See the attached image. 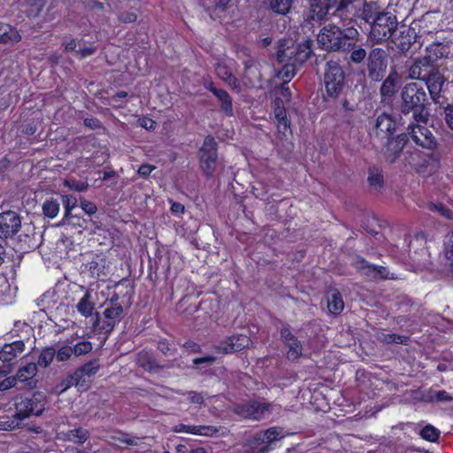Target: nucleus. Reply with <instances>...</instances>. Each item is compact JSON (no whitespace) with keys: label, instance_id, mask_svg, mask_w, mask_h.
Returning a JSON list of instances; mask_svg holds the SVG:
<instances>
[{"label":"nucleus","instance_id":"nucleus-6","mask_svg":"<svg viewBox=\"0 0 453 453\" xmlns=\"http://www.w3.org/2000/svg\"><path fill=\"white\" fill-rule=\"evenodd\" d=\"M344 72L342 66L335 61H328L324 73V83L327 95L337 97L343 88Z\"/></svg>","mask_w":453,"mask_h":453},{"label":"nucleus","instance_id":"nucleus-41","mask_svg":"<svg viewBox=\"0 0 453 453\" xmlns=\"http://www.w3.org/2000/svg\"><path fill=\"white\" fill-rule=\"evenodd\" d=\"M42 211L46 217L53 219L59 212V203L55 199L46 200L42 204Z\"/></svg>","mask_w":453,"mask_h":453},{"label":"nucleus","instance_id":"nucleus-38","mask_svg":"<svg viewBox=\"0 0 453 453\" xmlns=\"http://www.w3.org/2000/svg\"><path fill=\"white\" fill-rule=\"evenodd\" d=\"M382 143L387 147L388 151L393 152L392 161H394L399 152L403 149L404 139L401 136H397L395 139L391 136L388 140H385Z\"/></svg>","mask_w":453,"mask_h":453},{"label":"nucleus","instance_id":"nucleus-63","mask_svg":"<svg viewBox=\"0 0 453 453\" xmlns=\"http://www.w3.org/2000/svg\"><path fill=\"white\" fill-rule=\"evenodd\" d=\"M156 167L151 165H142L138 169V174L142 177H148Z\"/></svg>","mask_w":453,"mask_h":453},{"label":"nucleus","instance_id":"nucleus-20","mask_svg":"<svg viewBox=\"0 0 453 453\" xmlns=\"http://www.w3.org/2000/svg\"><path fill=\"white\" fill-rule=\"evenodd\" d=\"M242 64L244 65L243 79L247 84L253 86L255 81L261 80L260 64L251 56H247L242 60Z\"/></svg>","mask_w":453,"mask_h":453},{"label":"nucleus","instance_id":"nucleus-16","mask_svg":"<svg viewBox=\"0 0 453 453\" xmlns=\"http://www.w3.org/2000/svg\"><path fill=\"white\" fill-rule=\"evenodd\" d=\"M250 343V339L245 334H234L222 341L216 349L219 352L228 354L240 351Z\"/></svg>","mask_w":453,"mask_h":453},{"label":"nucleus","instance_id":"nucleus-53","mask_svg":"<svg viewBox=\"0 0 453 453\" xmlns=\"http://www.w3.org/2000/svg\"><path fill=\"white\" fill-rule=\"evenodd\" d=\"M438 160L434 157L432 155H427L424 159V163L420 165H417V169L418 172H422V168H429V171H433L437 167Z\"/></svg>","mask_w":453,"mask_h":453},{"label":"nucleus","instance_id":"nucleus-47","mask_svg":"<svg viewBox=\"0 0 453 453\" xmlns=\"http://www.w3.org/2000/svg\"><path fill=\"white\" fill-rule=\"evenodd\" d=\"M72 347L75 357L86 355L89 353L93 349L92 343L89 341L84 339L75 344L73 343Z\"/></svg>","mask_w":453,"mask_h":453},{"label":"nucleus","instance_id":"nucleus-61","mask_svg":"<svg viewBox=\"0 0 453 453\" xmlns=\"http://www.w3.org/2000/svg\"><path fill=\"white\" fill-rule=\"evenodd\" d=\"M188 401L195 404H203V395L200 393L196 392H189L188 393Z\"/></svg>","mask_w":453,"mask_h":453},{"label":"nucleus","instance_id":"nucleus-25","mask_svg":"<svg viewBox=\"0 0 453 453\" xmlns=\"http://www.w3.org/2000/svg\"><path fill=\"white\" fill-rule=\"evenodd\" d=\"M89 437V432L87 429L78 427L67 431L58 433L57 438L64 441H71L76 444H83Z\"/></svg>","mask_w":453,"mask_h":453},{"label":"nucleus","instance_id":"nucleus-60","mask_svg":"<svg viewBox=\"0 0 453 453\" xmlns=\"http://www.w3.org/2000/svg\"><path fill=\"white\" fill-rule=\"evenodd\" d=\"M137 16L133 12H124L119 15V19L125 23H133L136 20Z\"/></svg>","mask_w":453,"mask_h":453},{"label":"nucleus","instance_id":"nucleus-8","mask_svg":"<svg viewBox=\"0 0 453 453\" xmlns=\"http://www.w3.org/2000/svg\"><path fill=\"white\" fill-rule=\"evenodd\" d=\"M217 143L212 136L205 137L199 150V163L203 173L211 177L217 166Z\"/></svg>","mask_w":453,"mask_h":453},{"label":"nucleus","instance_id":"nucleus-19","mask_svg":"<svg viewBox=\"0 0 453 453\" xmlns=\"http://www.w3.org/2000/svg\"><path fill=\"white\" fill-rule=\"evenodd\" d=\"M452 43L450 42H434L426 48V56L432 64L442 58H449L451 52Z\"/></svg>","mask_w":453,"mask_h":453},{"label":"nucleus","instance_id":"nucleus-46","mask_svg":"<svg viewBox=\"0 0 453 453\" xmlns=\"http://www.w3.org/2000/svg\"><path fill=\"white\" fill-rule=\"evenodd\" d=\"M137 364L150 372H155L157 368L155 362L150 359L147 352H141L138 354Z\"/></svg>","mask_w":453,"mask_h":453},{"label":"nucleus","instance_id":"nucleus-15","mask_svg":"<svg viewBox=\"0 0 453 453\" xmlns=\"http://www.w3.org/2000/svg\"><path fill=\"white\" fill-rule=\"evenodd\" d=\"M280 338L284 345L288 348L287 358L291 361L297 360L303 354V347L300 341L287 326L280 329Z\"/></svg>","mask_w":453,"mask_h":453},{"label":"nucleus","instance_id":"nucleus-30","mask_svg":"<svg viewBox=\"0 0 453 453\" xmlns=\"http://www.w3.org/2000/svg\"><path fill=\"white\" fill-rule=\"evenodd\" d=\"M76 309L80 314L85 318L92 316L95 310V304L92 301V292L87 290L83 296L79 300L76 304Z\"/></svg>","mask_w":453,"mask_h":453},{"label":"nucleus","instance_id":"nucleus-23","mask_svg":"<svg viewBox=\"0 0 453 453\" xmlns=\"http://www.w3.org/2000/svg\"><path fill=\"white\" fill-rule=\"evenodd\" d=\"M174 433H185L196 435L210 436L218 432L213 426H189L185 424H178L173 427Z\"/></svg>","mask_w":453,"mask_h":453},{"label":"nucleus","instance_id":"nucleus-7","mask_svg":"<svg viewBox=\"0 0 453 453\" xmlns=\"http://www.w3.org/2000/svg\"><path fill=\"white\" fill-rule=\"evenodd\" d=\"M100 369L98 360H91L80 368H78L65 382L63 383L64 388L60 393H63L72 386L87 388L91 379L97 373Z\"/></svg>","mask_w":453,"mask_h":453},{"label":"nucleus","instance_id":"nucleus-57","mask_svg":"<svg viewBox=\"0 0 453 453\" xmlns=\"http://www.w3.org/2000/svg\"><path fill=\"white\" fill-rule=\"evenodd\" d=\"M17 384V378L10 376L0 381V391H5L15 387Z\"/></svg>","mask_w":453,"mask_h":453},{"label":"nucleus","instance_id":"nucleus-59","mask_svg":"<svg viewBox=\"0 0 453 453\" xmlns=\"http://www.w3.org/2000/svg\"><path fill=\"white\" fill-rule=\"evenodd\" d=\"M139 126L147 129V130H154L156 128L157 123L153 119L150 118L143 117L139 119L138 120Z\"/></svg>","mask_w":453,"mask_h":453},{"label":"nucleus","instance_id":"nucleus-42","mask_svg":"<svg viewBox=\"0 0 453 453\" xmlns=\"http://www.w3.org/2000/svg\"><path fill=\"white\" fill-rule=\"evenodd\" d=\"M396 89V76L393 74H389L388 78L383 81L380 92L381 95L386 96H391L395 93Z\"/></svg>","mask_w":453,"mask_h":453},{"label":"nucleus","instance_id":"nucleus-51","mask_svg":"<svg viewBox=\"0 0 453 453\" xmlns=\"http://www.w3.org/2000/svg\"><path fill=\"white\" fill-rule=\"evenodd\" d=\"M112 439L115 441L123 442L127 445H138L140 441L139 437H134L122 432L116 433V434L112 436Z\"/></svg>","mask_w":453,"mask_h":453},{"label":"nucleus","instance_id":"nucleus-40","mask_svg":"<svg viewBox=\"0 0 453 453\" xmlns=\"http://www.w3.org/2000/svg\"><path fill=\"white\" fill-rule=\"evenodd\" d=\"M424 400L426 402H449L452 396L449 395L445 390H428L424 395Z\"/></svg>","mask_w":453,"mask_h":453},{"label":"nucleus","instance_id":"nucleus-50","mask_svg":"<svg viewBox=\"0 0 453 453\" xmlns=\"http://www.w3.org/2000/svg\"><path fill=\"white\" fill-rule=\"evenodd\" d=\"M62 202L65 207V218L68 219L72 216V211L77 207V199L72 195L62 196Z\"/></svg>","mask_w":453,"mask_h":453},{"label":"nucleus","instance_id":"nucleus-37","mask_svg":"<svg viewBox=\"0 0 453 453\" xmlns=\"http://www.w3.org/2000/svg\"><path fill=\"white\" fill-rule=\"evenodd\" d=\"M76 338H78L77 334H75V337L73 336L72 339H67L66 344L56 350V358L58 361H67L74 355L72 344Z\"/></svg>","mask_w":453,"mask_h":453},{"label":"nucleus","instance_id":"nucleus-34","mask_svg":"<svg viewBox=\"0 0 453 453\" xmlns=\"http://www.w3.org/2000/svg\"><path fill=\"white\" fill-rule=\"evenodd\" d=\"M361 269L365 270V273L369 276L378 277L381 279H388V273L384 266L374 265L369 264L365 260L361 261Z\"/></svg>","mask_w":453,"mask_h":453},{"label":"nucleus","instance_id":"nucleus-36","mask_svg":"<svg viewBox=\"0 0 453 453\" xmlns=\"http://www.w3.org/2000/svg\"><path fill=\"white\" fill-rule=\"evenodd\" d=\"M293 0H271L270 10L278 15H287L292 7Z\"/></svg>","mask_w":453,"mask_h":453},{"label":"nucleus","instance_id":"nucleus-55","mask_svg":"<svg viewBox=\"0 0 453 453\" xmlns=\"http://www.w3.org/2000/svg\"><path fill=\"white\" fill-rule=\"evenodd\" d=\"M80 205L81 209L84 211V212L87 213L88 215L95 214L97 211V207L94 203L87 201L85 199H81Z\"/></svg>","mask_w":453,"mask_h":453},{"label":"nucleus","instance_id":"nucleus-31","mask_svg":"<svg viewBox=\"0 0 453 453\" xmlns=\"http://www.w3.org/2000/svg\"><path fill=\"white\" fill-rule=\"evenodd\" d=\"M248 446L252 453H264L270 449L265 437H263V431L255 434L248 441Z\"/></svg>","mask_w":453,"mask_h":453},{"label":"nucleus","instance_id":"nucleus-3","mask_svg":"<svg viewBox=\"0 0 453 453\" xmlns=\"http://www.w3.org/2000/svg\"><path fill=\"white\" fill-rule=\"evenodd\" d=\"M46 395L42 392H34L30 395H19L15 398V412L24 421L31 416H40L45 410Z\"/></svg>","mask_w":453,"mask_h":453},{"label":"nucleus","instance_id":"nucleus-14","mask_svg":"<svg viewBox=\"0 0 453 453\" xmlns=\"http://www.w3.org/2000/svg\"><path fill=\"white\" fill-rule=\"evenodd\" d=\"M21 227V219L13 211L0 213V238H9L15 235Z\"/></svg>","mask_w":453,"mask_h":453},{"label":"nucleus","instance_id":"nucleus-5","mask_svg":"<svg viewBox=\"0 0 453 453\" xmlns=\"http://www.w3.org/2000/svg\"><path fill=\"white\" fill-rule=\"evenodd\" d=\"M124 314L123 306L111 299L105 303V309L102 314L96 313V321L95 326L104 333H111L116 325H118Z\"/></svg>","mask_w":453,"mask_h":453},{"label":"nucleus","instance_id":"nucleus-39","mask_svg":"<svg viewBox=\"0 0 453 453\" xmlns=\"http://www.w3.org/2000/svg\"><path fill=\"white\" fill-rule=\"evenodd\" d=\"M46 4V0H27L25 10L28 17H38Z\"/></svg>","mask_w":453,"mask_h":453},{"label":"nucleus","instance_id":"nucleus-48","mask_svg":"<svg viewBox=\"0 0 453 453\" xmlns=\"http://www.w3.org/2000/svg\"><path fill=\"white\" fill-rule=\"evenodd\" d=\"M444 257L450 266L453 265V231L444 240Z\"/></svg>","mask_w":453,"mask_h":453},{"label":"nucleus","instance_id":"nucleus-18","mask_svg":"<svg viewBox=\"0 0 453 453\" xmlns=\"http://www.w3.org/2000/svg\"><path fill=\"white\" fill-rule=\"evenodd\" d=\"M233 64L234 61L232 59H222L217 63L215 72L219 78L227 82L234 90L239 92L240 82L231 71Z\"/></svg>","mask_w":453,"mask_h":453},{"label":"nucleus","instance_id":"nucleus-43","mask_svg":"<svg viewBox=\"0 0 453 453\" xmlns=\"http://www.w3.org/2000/svg\"><path fill=\"white\" fill-rule=\"evenodd\" d=\"M440 430L432 425H426L423 429L420 430L419 435L426 441L434 442L440 436Z\"/></svg>","mask_w":453,"mask_h":453},{"label":"nucleus","instance_id":"nucleus-26","mask_svg":"<svg viewBox=\"0 0 453 453\" xmlns=\"http://www.w3.org/2000/svg\"><path fill=\"white\" fill-rule=\"evenodd\" d=\"M424 81H426L431 97L434 100H436V98L439 97L445 82L443 75L439 72L430 73Z\"/></svg>","mask_w":453,"mask_h":453},{"label":"nucleus","instance_id":"nucleus-17","mask_svg":"<svg viewBox=\"0 0 453 453\" xmlns=\"http://www.w3.org/2000/svg\"><path fill=\"white\" fill-rule=\"evenodd\" d=\"M395 130V122L389 115L380 114L378 116L372 129V134L383 142L388 140Z\"/></svg>","mask_w":453,"mask_h":453},{"label":"nucleus","instance_id":"nucleus-22","mask_svg":"<svg viewBox=\"0 0 453 453\" xmlns=\"http://www.w3.org/2000/svg\"><path fill=\"white\" fill-rule=\"evenodd\" d=\"M432 65L433 64L431 60L427 59L426 55L416 59L410 67V77L416 80H425V78H426V76L430 73L429 69Z\"/></svg>","mask_w":453,"mask_h":453},{"label":"nucleus","instance_id":"nucleus-9","mask_svg":"<svg viewBox=\"0 0 453 453\" xmlns=\"http://www.w3.org/2000/svg\"><path fill=\"white\" fill-rule=\"evenodd\" d=\"M288 42H290V41H279V49L277 51V59L279 62H285L294 58L295 61L303 63L310 58L311 49L309 42L298 45L296 49H291L288 45Z\"/></svg>","mask_w":453,"mask_h":453},{"label":"nucleus","instance_id":"nucleus-13","mask_svg":"<svg viewBox=\"0 0 453 453\" xmlns=\"http://www.w3.org/2000/svg\"><path fill=\"white\" fill-rule=\"evenodd\" d=\"M417 37L415 28L406 25H398L391 38L392 42L399 51L406 52L416 42Z\"/></svg>","mask_w":453,"mask_h":453},{"label":"nucleus","instance_id":"nucleus-58","mask_svg":"<svg viewBox=\"0 0 453 453\" xmlns=\"http://www.w3.org/2000/svg\"><path fill=\"white\" fill-rule=\"evenodd\" d=\"M273 111L275 119H282L283 117L287 116L282 102L279 99L275 100Z\"/></svg>","mask_w":453,"mask_h":453},{"label":"nucleus","instance_id":"nucleus-45","mask_svg":"<svg viewBox=\"0 0 453 453\" xmlns=\"http://www.w3.org/2000/svg\"><path fill=\"white\" fill-rule=\"evenodd\" d=\"M54 357H56V350L51 347L46 348L41 352L37 365L42 367H47L50 365Z\"/></svg>","mask_w":453,"mask_h":453},{"label":"nucleus","instance_id":"nucleus-35","mask_svg":"<svg viewBox=\"0 0 453 453\" xmlns=\"http://www.w3.org/2000/svg\"><path fill=\"white\" fill-rule=\"evenodd\" d=\"M367 181L371 188L380 190L384 183L381 170L376 167L369 168Z\"/></svg>","mask_w":453,"mask_h":453},{"label":"nucleus","instance_id":"nucleus-24","mask_svg":"<svg viewBox=\"0 0 453 453\" xmlns=\"http://www.w3.org/2000/svg\"><path fill=\"white\" fill-rule=\"evenodd\" d=\"M331 0H310V19L322 20L324 19L329 10L332 8Z\"/></svg>","mask_w":453,"mask_h":453},{"label":"nucleus","instance_id":"nucleus-52","mask_svg":"<svg viewBox=\"0 0 453 453\" xmlns=\"http://www.w3.org/2000/svg\"><path fill=\"white\" fill-rule=\"evenodd\" d=\"M278 76L282 79L283 82H288L294 76V67L292 65H285L283 68L278 73Z\"/></svg>","mask_w":453,"mask_h":453},{"label":"nucleus","instance_id":"nucleus-44","mask_svg":"<svg viewBox=\"0 0 453 453\" xmlns=\"http://www.w3.org/2000/svg\"><path fill=\"white\" fill-rule=\"evenodd\" d=\"M263 437H265L266 442H268L269 446L277 441L278 439L283 438V430L278 426H273L266 430L263 431Z\"/></svg>","mask_w":453,"mask_h":453},{"label":"nucleus","instance_id":"nucleus-32","mask_svg":"<svg viewBox=\"0 0 453 453\" xmlns=\"http://www.w3.org/2000/svg\"><path fill=\"white\" fill-rule=\"evenodd\" d=\"M214 96L219 99L220 102V108L221 111L226 115V116H233L234 115V110H233V100L229 94L222 88H219Z\"/></svg>","mask_w":453,"mask_h":453},{"label":"nucleus","instance_id":"nucleus-27","mask_svg":"<svg viewBox=\"0 0 453 453\" xmlns=\"http://www.w3.org/2000/svg\"><path fill=\"white\" fill-rule=\"evenodd\" d=\"M25 349L23 341H15L9 344H4L0 349V360L3 362H11Z\"/></svg>","mask_w":453,"mask_h":453},{"label":"nucleus","instance_id":"nucleus-29","mask_svg":"<svg viewBox=\"0 0 453 453\" xmlns=\"http://www.w3.org/2000/svg\"><path fill=\"white\" fill-rule=\"evenodd\" d=\"M327 307L331 313L340 314L344 308L341 293L337 289H330L326 294Z\"/></svg>","mask_w":453,"mask_h":453},{"label":"nucleus","instance_id":"nucleus-2","mask_svg":"<svg viewBox=\"0 0 453 453\" xmlns=\"http://www.w3.org/2000/svg\"><path fill=\"white\" fill-rule=\"evenodd\" d=\"M426 99V95L422 88H418L416 83L407 84L402 92V112L405 115L412 112L415 122L427 121L428 113L425 110Z\"/></svg>","mask_w":453,"mask_h":453},{"label":"nucleus","instance_id":"nucleus-1","mask_svg":"<svg viewBox=\"0 0 453 453\" xmlns=\"http://www.w3.org/2000/svg\"><path fill=\"white\" fill-rule=\"evenodd\" d=\"M363 19L370 25L369 39L376 44L387 42L397 28L398 21L395 15L381 10L374 2L365 3Z\"/></svg>","mask_w":453,"mask_h":453},{"label":"nucleus","instance_id":"nucleus-56","mask_svg":"<svg viewBox=\"0 0 453 453\" xmlns=\"http://www.w3.org/2000/svg\"><path fill=\"white\" fill-rule=\"evenodd\" d=\"M65 185L68 186L71 189L78 192L86 191L88 188L87 183L77 180H66Z\"/></svg>","mask_w":453,"mask_h":453},{"label":"nucleus","instance_id":"nucleus-49","mask_svg":"<svg viewBox=\"0 0 453 453\" xmlns=\"http://www.w3.org/2000/svg\"><path fill=\"white\" fill-rule=\"evenodd\" d=\"M350 52V60L355 64L361 63L366 57V50L360 46L351 43L350 48L348 50Z\"/></svg>","mask_w":453,"mask_h":453},{"label":"nucleus","instance_id":"nucleus-12","mask_svg":"<svg viewBox=\"0 0 453 453\" xmlns=\"http://www.w3.org/2000/svg\"><path fill=\"white\" fill-rule=\"evenodd\" d=\"M269 403L250 400L238 404L234 411L243 418L259 420L269 411Z\"/></svg>","mask_w":453,"mask_h":453},{"label":"nucleus","instance_id":"nucleus-4","mask_svg":"<svg viewBox=\"0 0 453 453\" xmlns=\"http://www.w3.org/2000/svg\"><path fill=\"white\" fill-rule=\"evenodd\" d=\"M318 43L326 50H349L351 46L342 30L334 25L326 26L320 30Z\"/></svg>","mask_w":453,"mask_h":453},{"label":"nucleus","instance_id":"nucleus-11","mask_svg":"<svg viewBox=\"0 0 453 453\" xmlns=\"http://www.w3.org/2000/svg\"><path fill=\"white\" fill-rule=\"evenodd\" d=\"M368 75L373 81H380L387 69V55L384 50L372 49L367 58Z\"/></svg>","mask_w":453,"mask_h":453},{"label":"nucleus","instance_id":"nucleus-33","mask_svg":"<svg viewBox=\"0 0 453 453\" xmlns=\"http://www.w3.org/2000/svg\"><path fill=\"white\" fill-rule=\"evenodd\" d=\"M24 425V420L15 412L12 417H4L0 420V431L16 430L21 428Z\"/></svg>","mask_w":453,"mask_h":453},{"label":"nucleus","instance_id":"nucleus-54","mask_svg":"<svg viewBox=\"0 0 453 453\" xmlns=\"http://www.w3.org/2000/svg\"><path fill=\"white\" fill-rule=\"evenodd\" d=\"M429 209L434 211H437L441 216L451 219V212L441 203H431Z\"/></svg>","mask_w":453,"mask_h":453},{"label":"nucleus","instance_id":"nucleus-21","mask_svg":"<svg viewBox=\"0 0 453 453\" xmlns=\"http://www.w3.org/2000/svg\"><path fill=\"white\" fill-rule=\"evenodd\" d=\"M37 372V365L29 363L20 367L14 377L17 378V381L25 383L26 388H34L37 384V380L35 379Z\"/></svg>","mask_w":453,"mask_h":453},{"label":"nucleus","instance_id":"nucleus-10","mask_svg":"<svg viewBox=\"0 0 453 453\" xmlns=\"http://www.w3.org/2000/svg\"><path fill=\"white\" fill-rule=\"evenodd\" d=\"M426 122L411 123L407 128L408 135L418 146L433 150L436 140L432 132L426 127Z\"/></svg>","mask_w":453,"mask_h":453},{"label":"nucleus","instance_id":"nucleus-62","mask_svg":"<svg viewBox=\"0 0 453 453\" xmlns=\"http://www.w3.org/2000/svg\"><path fill=\"white\" fill-rule=\"evenodd\" d=\"M95 48L94 47H91V46H88V47H83V48H80L76 53L78 56H80V58H87L88 56H91L92 54L95 53Z\"/></svg>","mask_w":453,"mask_h":453},{"label":"nucleus","instance_id":"nucleus-64","mask_svg":"<svg viewBox=\"0 0 453 453\" xmlns=\"http://www.w3.org/2000/svg\"><path fill=\"white\" fill-rule=\"evenodd\" d=\"M445 120L448 126L453 130V106L445 109Z\"/></svg>","mask_w":453,"mask_h":453},{"label":"nucleus","instance_id":"nucleus-28","mask_svg":"<svg viewBox=\"0 0 453 453\" xmlns=\"http://www.w3.org/2000/svg\"><path fill=\"white\" fill-rule=\"evenodd\" d=\"M21 40V35L16 27L0 22V43L3 44H16Z\"/></svg>","mask_w":453,"mask_h":453}]
</instances>
